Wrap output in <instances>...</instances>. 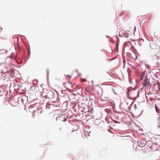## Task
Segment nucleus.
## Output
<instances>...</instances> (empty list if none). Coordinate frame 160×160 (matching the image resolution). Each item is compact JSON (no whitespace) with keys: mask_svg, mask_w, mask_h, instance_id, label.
Instances as JSON below:
<instances>
[{"mask_svg":"<svg viewBox=\"0 0 160 160\" xmlns=\"http://www.w3.org/2000/svg\"><path fill=\"white\" fill-rule=\"evenodd\" d=\"M155 109H156V110L157 111V112H158V109L157 108V107H156V106H155Z\"/></svg>","mask_w":160,"mask_h":160,"instance_id":"nucleus-9","label":"nucleus"},{"mask_svg":"<svg viewBox=\"0 0 160 160\" xmlns=\"http://www.w3.org/2000/svg\"><path fill=\"white\" fill-rule=\"evenodd\" d=\"M33 117H34V114H33Z\"/></svg>","mask_w":160,"mask_h":160,"instance_id":"nucleus-16","label":"nucleus"},{"mask_svg":"<svg viewBox=\"0 0 160 160\" xmlns=\"http://www.w3.org/2000/svg\"><path fill=\"white\" fill-rule=\"evenodd\" d=\"M68 77H69L70 78V76H69V75H68Z\"/></svg>","mask_w":160,"mask_h":160,"instance_id":"nucleus-17","label":"nucleus"},{"mask_svg":"<svg viewBox=\"0 0 160 160\" xmlns=\"http://www.w3.org/2000/svg\"><path fill=\"white\" fill-rule=\"evenodd\" d=\"M32 108V106H30L29 107V108Z\"/></svg>","mask_w":160,"mask_h":160,"instance_id":"nucleus-12","label":"nucleus"},{"mask_svg":"<svg viewBox=\"0 0 160 160\" xmlns=\"http://www.w3.org/2000/svg\"><path fill=\"white\" fill-rule=\"evenodd\" d=\"M56 119L57 120L62 121H65L67 120L65 117L62 115H61L58 117Z\"/></svg>","mask_w":160,"mask_h":160,"instance_id":"nucleus-4","label":"nucleus"},{"mask_svg":"<svg viewBox=\"0 0 160 160\" xmlns=\"http://www.w3.org/2000/svg\"><path fill=\"white\" fill-rule=\"evenodd\" d=\"M132 40V41H135V40Z\"/></svg>","mask_w":160,"mask_h":160,"instance_id":"nucleus-15","label":"nucleus"},{"mask_svg":"<svg viewBox=\"0 0 160 160\" xmlns=\"http://www.w3.org/2000/svg\"><path fill=\"white\" fill-rule=\"evenodd\" d=\"M85 91H86V92H89V90H88V89H85Z\"/></svg>","mask_w":160,"mask_h":160,"instance_id":"nucleus-10","label":"nucleus"},{"mask_svg":"<svg viewBox=\"0 0 160 160\" xmlns=\"http://www.w3.org/2000/svg\"><path fill=\"white\" fill-rule=\"evenodd\" d=\"M54 95L53 92L49 90L48 92L47 93L45 97L47 98H52Z\"/></svg>","mask_w":160,"mask_h":160,"instance_id":"nucleus-2","label":"nucleus"},{"mask_svg":"<svg viewBox=\"0 0 160 160\" xmlns=\"http://www.w3.org/2000/svg\"><path fill=\"white\" fill-rule=\"evenodd\" d=\"M146 98H147V100H148V98L147 97H146Z\"/></svg>","mask_w":160,"mask_h":160,"instance_id":"nucleus-14","label":"nucleus"},{"mask_svg":"<svg viewBox=\"0 0 160 160\" xmlns=\"http://www.w3.org/2000/svg\"><path fill=\"white\" fill-rule=\"evenodd\" d=\"M124 49H130L131 47V44L129 42H127L124 43Z\"/></svg>","mask_w":160,"mask_h":160,"instance_id":"nucleus-3","label":"nucleus"},{"mask_svg":"<svg viewBox=\"0 0 160 160\" xmlns=\"http://www.w3.org/2000/svg\"><path fill=\"white\" fill-rule=\"evenodd\" d=\"M144 78V81L143 82V87H146L147 86L149 85V81L148 79L147 76H144V74L143 73L140 76V80H142L143 78Z\"/></svg>","mask_w":160,"mask_h":160,"instance_id":"nucleus-1","label":"nucleus"},{"mask_svg":"<svg viewBox=\"0 0 160 160\" xmlns=\"http://www.w3.org/2000/svg\"><path fill=\"white\" fill-rule=\"evenodd\" d=\"M131 56L134 59H137L138 55H137V53H136L133 52L132 54H131Z\"/></svg>","mask_w":160,"mask_h":160,"instance_id":"nucleus-5","label":"nucleus"},{"mask_svg":"<svg viewBox=\"0 0 160 160\" xmlns=\"http://www.w3.org/2000/svg\"><path fill=\"white\" fill-rule=\"evenodd\" d=\"M149 99H150V101H152V99H151V98H149Z\"/></svg>","mask_w":160,"mask_h":160,"instance_id":"nucleus-13","label":"nucleus"},{"mask_svg":"<svg viewBox=\"0 0 160 160\" xmlns=\"http://www.w3.org/2000/svg\"><path fill=\"white\" fill-rule=\"evenodd\" d=\"M81 81H82V82H86V79H82L81 80Z\"/></svg>","mask_w":160,"mask_h":160,"instance_id":"nucleus-8","label":"nucleus"},{"mask_svg":"<svg viewBox=\"0 0 160 160\" xmlns=\"http://www.w3.org/2000/svg\"><path fill=\"white\" fill-rule=\"evenodd\" d=\"M114 122L116 123H118L119 122L116 121H114Z\"/></svg>","mask_w":160,"mask_h":160,"instance_id":"nucleus-11","label":"nucleus"},{"mask_svg":"<svg viewBox=\"0 0 160 160\" xmlns=\"http://www.w3.org/2000/svg\"><path fill=\"white\" fill-rule=\"evenodd\" d=\"M158 127L159 128H160V120H159V122H158Z\"/></svg>","mask_w":160,"mask_h":160,"instance_id":"nucleus-7","label":"nucleus"},{"mask_svg":"<svg viewBox=\"0 0 160 160\" xmlns=\"http://www.w3.org/2000/svg\"><path fill=\"white\" fill-rule=\"evenodd\" d=\"M124 36L126 38H127L129 37V36L127 35V34H125L124 35Z\"/></svg>","mask_w":160,"mask_h":160,"instance_id":"nucleus-6","label":"nucleus"}]
</instances>
